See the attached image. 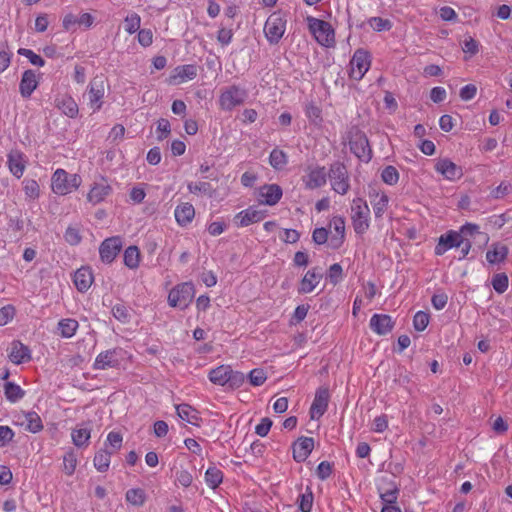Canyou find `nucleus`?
<instances>
[{
    "mask_svg": "<svg viewBox=\"0 0 512 512\" xmlns=\"http://www.w3.org/2000/svg\"><path fill=\"white\" fill-rule=\"evenodd\" d=\"M287 14L283 11L273 12L266 20L264 34L270 45H277L286 31Z\"/></svg>",
    "mask_w": 512,
    "mask_h": 512,
    "instance_id": "obj_1",
    "label": "nucleus"
},
{
    "mask_svg": "<svg viewBox=\"0 0 512 512\" xmlns=\"http://www.w3.org/2000/svg\"><path fill=\"white\" fill-rule=\"evenodd\" d=\"M347 138L350 151L361 161L369 162L372 158V150L365 133L353 126L348 131Z\"/></svg>",
    "mask_w": 512,
    "mask_h": 512,
    "instance_id": "obj_2",
    "label": "nucleus"
},
{
    "mask_svg": "<svg viewBox=\"0 0 512 512\" xmlns=\"http://www.w3.org/2000/svg\"><path fill=\"white\" fill-rule=\"evenodd\" d=\"M209 380L219 386L229 385L230 387H239L245 381V375L238 371H233L228 365H220L208 374Z\"/></svg>",
    "mask_w": 512,
    "mask_h": 512,
    "instance_id": "obj_3",
    "label": "nucleus"
},
{
    "mask_svg": "<svg viewBox=\"0 0 512 512\" xmlns=\"http://www.w3.org/2000/svg\"><path fill=\"white\" fill-rule=\"evenodd\" d=\"M51 187L54 193L66 195L78 189L82 179L78 174L69 175L64 169H57L52 175Z\"/></svg>",
    "mask_w": 512,
    "mask_h": 512,
    "instance_id": "obj_4",
    "label": "nucleus"
},
{
    "mask_svg": "<svg viewBox=\"0 0 512 512\" xmlns=\"http://www.w3.org/2000/svg\"><path fill=\"white\" fill-rule=\"evenodd\" d=\"M351 220L357 234L365 233L369 228L370 209L362 198H355L351 204Z\"/></svg>",
    "mask_w": 512,
    "mask_h": 512,
    "instance_id": "obj_5",
    "label": "nucleus"
},
{
    "mask_svg": "<svg viewBox=\"0 0 512 512\" xmlns=\"http://www.w3.org/2000/svg\"><path fill=\"white\" fill-rule=\"evenodd\" d=\"M247 96L246 89L238 85H230L222 89L219 96V106L224 111H231L235 107L244 104Z\"/></svg>",
    "mask_w": 512,
    "mask_h": 512,
    "instance_id": "obj_6",
    "label": "nucleus"
},
{
    "mask_svg": "<svg viewBox=\"0 0 512 512\" xmlns=\"http://www.w3.org/2000/svg\"><path fill=\"white\" fill-rule=\"evenodd\" d=\"M106 92V79L103 75H96L91 79L87 86L88 104L93 112L99 111L103 105V99Z\"/></svg>",
    "mask_w": 512,
    "mask_h": 512,
    "instance_id": "obj_7",
    "label": "nucleus"
},
{
    "mask_svg": "<svg viewBox=\"0 0 512 512\" xmlns=\"http://www.w3.org/2000/svg\"><path fill=\"white\" fill-rule=\"evenodd\" d=\"M329 176L332 189L341 195H345L350 189L348 170L341 162H334L330 165Z\"/></svg>",
    "mask_w": 512,
    "mask_h": 512,
    "instance_id": "obj_8",
    "label": "nucleus"
},
{
    "mask_svg": "<svg viewBox=\"0 0 512 512\" xmlns=\"http://www.w3.org/2000/svg\"><path fill=\"white\" fill-rule=\"evenodd\" d=\"M126 356L122 348H113L100 352L93 363L95 370H106L110 368H119Z\"/></svg>",
    "mask_w": 512,
    "mask_h": 512,
    "instance_id": "obj_9",
    "label": "nucleus"
},
{
    "mask_svg": "<svg viewBox=\"0 0 512 512\" xmlns=\"http://www.w3.org/2000/svg\"><path fill=\"white\" fill-rule=\"evenodd\" d=\"M194 296V286L192 283H181L175 286L168 295V303L172 307L179 309L186 308Z\"/></svg>",
    "mask_w": 512,
    "mask_h": 512,
    "instance_id": "obj_10",
    "label": "nucleus"
},
{
    "mask_svg": "<svg viewBox=\"0 0 512 512\" xmlns=\"http://www.w3.org/2000/svg\"><path fill=\"white\" fill-rule=\"evenodd\" d=\"M308 22L309 29L319 44L326 47L333 45L334 30L328 22L313 17L308 18Z\"/></svg>",
    "mask_w": 512,
    "mask_h": 512,
    "instance_id": "obj_11",
    "label": "nucleus"
},
{
    "mask_svg": "<svg viewBox=\"0 0 512 512\" xmlns=\"http://www.w3.org/2000/svg\"><path fill=\"white\" fill-rule=\"evenodd\" d=\"M306 189L314 190L325 185L327 172L324 166L318 164H309L304 169V175L301 178Z\"/></svg>",
    "mask_w": 512,
    "mask_h": 512,
    "instance_id": "obj_12",
    "label": "nucleus"
},
{
    "mask_svg": "<svg viewBox=\"0 0 512 512\" xmlns=\"http://www.w3.org/2000/svg\"><path fill=\"white\" fill-rule=\"evenodd\" d=\"M371 64L370 55L367 51L358 49L350 61V78L359 81L369 70Z\"/></svg>",
    "mask_w": 512,
    "mask_h": 512,
    "instance_id": "obj_13",
    "label": "nucleus"
},
{
    "mask_svg": "<svg viewBox=\"0 0 512 512\" xmlns=\"http://www.w3.org/2000/svg\"><path fill=\"white\" fill-rule=\"evenodd\" d=\"M122 239L119 236H114L105 239L100 247L99 254L100 258L105 263H111L114 261L120 250L122 249Z\"/></svg>",
    "mask_w": 512,
    "mask_h": 512,
    "instance_id": "obj_14",
    "label": "nucleus"
},
{
    "mask_svg": "<svg viewBox=\"0 0 512 512\" xmlns=\"http://www.w3.org/2000/svg\"><path fill=\"white\" fill-rule=\"evenodd\" d=\"M329 229L331 233L329 246L332 249L340 248L345 240V219L342 216L332 217L329 223Z\"/></svg>",
    "mask_w": 512,
    "mask_h": 512,
    "instance_id": "obj_15",
    "label": "nucleus"
},
{
    "mask_svg": "<svg viewBox=\"0 0 512 512\" xmlns=\"http://www.w3.org/2000/svg\"><path fill=\"white\" fill-rule=\"evenodd\" d=\"M27 158L23 152L18 149L11 150L7 155V165L9 171L16 177L21 178L26 169Z\"/></svg>",
    "mask_w": 512,
    "mask_h": 512,
    "instance_id": "obj_16",
    "label": "nucleus"
},
{
    "mask_svg": "<svg viewBox=\"0 0 512 512\" xmlns=\"http://www.w3.org/2000/svg\"><path fill=\"white\" fill-rule=\"evenodd\" d=\"M7 352L9 360L15 365H20L31 360L30 349L20 341H13L8 347Z\"/></svg>",
    "mask_w": 512,
    "mask_h": 512,
    "instance_id": "obj_17",
    "label": "nucleus"
},
{
    "mask_svg": "<svg viewBox=\"0 0 512 512\" xmlns=\"http://www.w3.org/2000/svg\"><path fill=\"white\" fill-rule=\"evenodd\" d=\"M329 398L330 395L327 388H319L316 391L313 403L310 407L311 419H319L326 412Z\"/></svg>",
    "mask_w": 512,
    "mask_h": 512,
    "instance_id": "obj_18",
    "label": "nucleus"
},
{
    "mask_svg": "<svg viewBox=\"0 0 512 512\" xmlns=\"http://www.w3.org/2000/svg\"><path fill=\"white\" fill-rule=\"evenodd\" d=\"M435 170L450 181L460 179L463 175L462 168L447 158L439 159L435 164Z\"/></svg>",
    "mask_w": 512,
    "mask_h": 512,
    "instance_id": "obj_19",
    "label": "nucleus"
},
{
    "mask_svg": "<svg viewBox=\"0 0 512 512\" xmlns=\"http://www.w3.org/2000/svg\"><path fill=\"white\" fill-rule=\"evenodd\" d=\"M265 216V211L258 210L254 207H249L237 213L234 217V222L239 227H246L250 224L263 220Z\"/></svg>",
    "mask_w": 512,
    "mask_h": 512,
    "instance_id": "obj_20",
    "label": "nucleus"
},
{
    "mask_svg": "<svg viewBox=\"0 0 512 512\" xmlns=\"http://www.w3.org/2000/svg\"><path fill=\"white\" fill-rule=\"evenodd\" d=\"M462 235L457 231H449L440 236L438 244L435 247L436 255H443L449 249L459 247L462 244Z\"/></svg>",
    "mask_w": 512,
    "mask_h": 512,
    "instance_id": "obj_21",
    "label": "nucleus"
},
{
    "mask_svg": "<svg viewBox=\"0 0 512 512\" xmlns=\"http://www.w3.org/2000/svg\"><path fill=\"white\" fill-rule=\"evenodd\" d=\"M91 425L89 423H80L71 431L72 443L77 448H86L90 444Z\"/></svg>",
    "mask_w": 512,
    "mask_h": 512,
    "instance_id": "obj_22",
    "label": "nucleus"
},
{
    "mask_svg": "<svg viewBox=\"0 0 512 512\" xmlns=\"http://www.w3.org/2000/svg\"><path fill=\"white\" fill-rule=\"evenodd\" d=\"M378 493L382 502L396 503L399 495L398 485L386 478H382L378 484Z\"/></svg>",
    "mask_w": 512,
    "mask_h": 512,
    "instance_id": "obj_23",
    "label": "nucleus"
},
{
    "mask_svg": "<svg viewBox=\"0 0 512 512\" xmlns=\"http://www.w3.org/2000/svg\"><path fill=\"white\" fill-rule=\"evenodd\" d=\"M282 195V188L278 184H266L259 189L260 201L269 206L277 204Z\"/></svg>",
    "mask_w": 512,
    "mask_h": 512,
    "instance_id": "obj_24",
    "label": "nucleus"
},
{
    "mask_svg": "<svg viewBox=\"0 0 512 512\" xmlns=\"http://www.w3.org/2000/svg\"><path fill=\"white\" fill-rule=\"evenodd\" d=\"M111 192L112 187L107 179L101 178L99 182L94 183L87 195V198L89 202L95 205L102 202L108 195H110Z\"/></svg>",
    "mask_w": 512,
    "mask_h": 512,
    "instance_id": "obj_25",
    "label": "nucleus"
},
{
    "mask_svg": "<svg viewBox=\"0 0 512 512\" xmlns=\"http://www.w3.org/2000/svg\"><path fill=\"white\" fill-rule=\"evenodd\" d=\"M94 281L93 273L90 267L82 266L77 269L73 275V283L81 293L88 291Z\"/></svg>",
    "mask_w": 512,
    "mask_h": 512,
    "instance_id": "obj_26",
    "label": "nucleus"
},
{
    "mask_svg": "<svg viewBox=\"0 0 512 512\" xmlns=\"http://www.w3.org/2000/svg\"><path fill=\"white\" fill-rule=\"evenodd\" d=\"M17 423L31 433H38L43 429L42 420L36 412H25L18 415Z\"/></svg>",
    "mask_w": 512,
    "mask_h": 512,
    "instance_id": "obj_27",
    "label": "nucleus"
},
{
    "mask_svg": "<svg viewBox=\"0 0 512 512\" xmlns=\"http://www.w3.org/2000/svg\"><path fill=\"white\" fill-rule=\"evenodd\" d=\"M314 448V439L311 437H301L293 446V458L297 462L305 461Z\"/></svg>",
    "mask_w": 512,
    "mask_h": 512,
    "instance_id": "obj_28",
    "label": "nucleus"
},
{
    "mask_svg": "<svg viewBox=\"0 0 512 512\" xmlns=\"http://www.w3.org/2000/svg\"><path fill=\"white\" fill-rule=\"evenodd\" d=\"M178 417L193 426L199 427L202 422L200 413L191 405L183 403L175 406Z\"/></svg>",
    "mask_w": 512,
    "mask_h": 512,
    "instance_id": "obj_29",
    "label": "nucleus"
},
{
    "mask_svg": "<svg viewBox=\"0 0 512 512\" xmlns=\"http://www.w3.org/2000/svg\"><path fill=\"white\" fill-rule=\"evenodd\" d=\"M322 271L321 269L314 267L307 271L300 282L299 292L301 293H310L314 290V288L319 284L322 279Z\"/></svg>",
    "mask_w": 512,
    "mask_h": 512,
    "instance_id": "obj_30",
    "label": "nucleus"
},
{
    "mask_svg": "<svg viewBox=\"0 0 512 512\" xmlns=\"http://www.w3.org/2000/svg\"><path fill=\"white\" fill-rule=\"evenodd\" d=\"M38 81L36 73L33 70H26L22 74L19 90L24 98H29L33 91L37 88Z\"/></svg>",
    "mask_w": 512,
    "mask_h": 512,
    "instance_id": "obj_31",
    "label": "nucleus"
},
{
    "mask_svg": "<svg viewBox=\"0 0 512 512\" xmlns=\"http://www.w3.org/2000/svg\"><path fill=\"white\" fill-rule=\"evenodd\" d=\"M174 214L177 223L181 226H186L193 220L195 209L190 203H182L176 207Z\"/></svg>",
    "mask_w": 512,
    "mask_h": 512,
    "instance_id": "obj_32",
    "label": "nucleus"
},
{
    "mask_svg": "<svg viewBox=\"0 0 512 512\" xmlns=\"http://www.w3.org/2000/svg\"><path fill=\"white\" fill-rule=\"evenodd\" d=\"M508 247L501 243H493L486 253V259L490 264L504 261L508 255Z\"/></svg>",
    "mask_w": 512,
    "mask_h": 512,
    "instance_id": "obj_33",
    "label": "nucleus"
},
{
    "mask_svg": "<svg viewBox=\"0 0 512 512\" xmlns=\"http://www.w3.org/2000/svg\"><path fill=\"white\" fill-rule=\"evenodd\" d=\"M112 452L106 448H102L95 453L93 465L98 472H106L110 467Z\"/></svg>",
    "mask_w": 512,
    "mask_h": 512,
    "instance_id": "obj_34",
    "label": "nucleus"
},
{
    "mask_svg": "<svg viewBox=\"0 0 512 512\" xmlns=\"http://www.w3.org/2000/svg\"><path fill=\"white\" fill-rule=\"evenodd\" d=\"M4 394L8 401L15 403L24 397L25 392L14 382H6L4 384Z\"/></svg>",
    "mask_w": 512,
    "mask_h": 512,
    "instance_id": "obj_35",
    "label": "nucleus"
},
{
    "mask_svg": "<svg viewBox=\"0 0 512 512\" xmlns=\"http://www.w3.org/2000/svg\"><path fill=\"white\" fill-rule=\"evenodd\" d=\"M304 111H305V115L308 118V120L310 121V123H312L314 125H320L322 123V121H323L322 110H321L320 106H318L316 103H314L312 101L306 103Z\"/></svg>",
    "mask_w": 512,
    "mask_h": 512,
    "instance_id": "obj_36",
    "label": "nucleus"
},
{
    "mask_svg": "<svg viewBox=\"0 0 512 512\" xmlns=\"http://www.w3.org/2000/svg\"><path fill=\"white\" fill-rule=\"evenodd\" d=\"M223 481V472L217 467H209L205 472V482L212 488H217Z\"/></svg>",
    "mask_w": 512,
    "mask_h": 512,
    "instance_id": "obj_37",
    "label": "nucleus"
},
{
    "mask_svg": "<svg viewBox=\"0 0 512 512\" xmlns=\"http://www.w3.org/2000/svg\"><path fill=\"white\" fill-rule=\"evenodd\" d=\"M125 499L129 504L140 507L146 501V493L141 488H132L126 492Z\"/></svg>",
    "mask_w": 512,
    "mask_h": 512,
    "instance_id": "obj_38",
    "label": "nucleus"
},
{
    "mask_svg": "<svg viewBox=\"0 0 512 512\" xmlns=\"http://www.w3.org/2000/svg\"><path fill=\"white\" fill-rule=\"evenodd\" d=\"M140 251L137 246H129L124 252V264L130 269L139 266Z\"/></svg>",
    "mask_w": 512,
    "mask_h": 512,
    "instance_id": "obj_39",
    "label": "nucleus"
},
{
    "mask_svg": "<svg viewBox=\"0 0 512 512\" xmlns=\"http://www.w3.org/2000/svg\"><path fill=\"white\" fill-rule=\"evenodd\" d=\"M269 162L274 169L281 170L288 162L287 154L280 149H273L269 156Z\"/></svg>",
    "mask_w": 512,
    "mask_h": 512,
    "instance_id": "obj_40",
    "label": "nucleus"
},
{
    "mask_svg": "<svg viewBox=\"0 0 512 512\" xmlns=\"http://www.w3.org/2000/svg\"><path fill=\"white\" fill-rule=\"evenodd\" d=\"M78 464L77 455L69 449L63 456V471L66 475L71 476L74 474Z\"/></svg>",
    "mask_w": 512,
    "mask_h": 512,
    "instance_id": "obj_41",
    "label": "nucleus"
},
{
    "mask_svg": "<svg viewBox=\"0 0 512 512\" xmlns=\"http://www.w3.org/2000/svg\"><path fill=\"white\" fill-rule=\"evenodd\" d=\"M58 107L70 118H74L78 114V105L71 97H63L59 100Z\"/></svg>",
    "mask_w": 512,
    "mask_h": 512,
    "instance_id": "obj_42",
    "label": "nucleus"
},
{
    "mask_svg": "<svg viewBox=\"0 0 512 512\" xmlns=\"http://www.w3.org/2000/svg\"><path fill=\"white\" fill-rule=\"evenodd\" d=\"M457 233H460L462 235V239H469V237H474L476 235L483 238L484 241H488L487 234H484L479 231V226L477 224L473 223H466L463 225Z\"/></svg>",
    "mask_w": 512,
    "mask_h": 512,
    "instance_id": "obj_43",
    "label": "nucleus"
},
{
    "mask_svg": "<svg viewBox=\"0 0 512 512\" xmlns=\"http://www.w3.org/2000/svg\"><path fill=\"white\" fill-rule=\"evenodd\" d=\"M314 502V495L310 487L299 496L298 507L301 512H311Z\"/></svg>",
    "mask_w": 512,
    "mask_h": 512,
    "instance_id": "obj_44",
    "label": "nucleus"
},
{
    "mask_svg": "<svg viewBox=\"0 0 512 512\" xmlns=\"http://www.w3.org/2000/svg\"><path fill=\"white\" fill-rule=\"evenodd\" d=\"M123 444V436L121 433L116 431H111L108 433L106 441L104 443V448H111L110 452L119 451L122 448Z\"/></svg>",
    "mask_w": 512,
    "mask_h": 512,
    "instance_id": "obj_45",
    "label": "nucleus"
},
{
    "mask_svg": "<svg viewBox=\"0 0 512 512\" xmlns=\"http://www.w3.org/2000/svg\"><path fill=\"white\" fill-rule=\"evenodd\" d=\"M388 196L386 194H376L372 201L375 217H381L388 206Z\"/></svg>",
    "mask_w": 512,
    "mask_h": 512,
    "instance_id": "obj_46",
    "label": "nucleus"
},
{
    "mask_svg": "<svg viewBox=\"0 0 512 512\" xmlns=\"http://www.w3.org/2000/svg\"><path fill=\"white\" fill-rule=\"evenodd\" d=\"M370 27L377 32L388 31L392 28V22L389 19L381 17H371L368 19Z\"/></svg>",
    "mask_w": 512,
    "mask_h": 512,
    "instance_id": "obj_47",
    "label": "nucleus"
},
{
    "mask_svg": "<svg viewBox=\"0 0 512 512\" xmlns=\"http://www.w3.org/2000/svg\"><path fill=\"white\" fill-rule=\"evenodd\" d=\"M508 284L509 279L505 273H497L493 276L492 286L497 293H504L508 288Z\"/></svg>",
    "mask_w": 512,
    "mask_h": 512,
    "instance_id": "obj_48",
    "label": "nucleus"
},
{
    "mask_svg": "<svg viewBox=\"0 0 512 512\" xmlns=\"http://www.w3.org/2000/svg\"><path fill=\"white\" fill-rule=\"evenodd\" d=\"M381 178L388 185H395L399 180V172L394 166H386L381 173Z\"/></svg>",
    "mask_w": 512,
    "mask_h": 512,
    "instance_id": "obj_49",
    "label": "nucleus"
},
{
    "mask_svg": "<svg viewBox=\"0 0 512 512\" xmlns=\"http://www.w3.org/2000/svg\"><path fill=\"white\" fill-rule=\"evenodd\" d=\"M140 24H141V18L137 13H131L124 20L125 30L129 34H133L136 31H139Z\"/></svg>",
    "mask_w": 512,
    "mask_h": 512,
    "instance_id": "obj_50",
    "label": "nucleus"
},
{
    "mask_svg": "<svg viewBox=\"0 0 512 512\" xmlns=\"http://www.w3.org/2000/svg\"><path fill=\"white\" fill-rule=\"evenodd\" d=\"M78 329V322H58L57 332L65 338L72 337Z\"/></svg>",
    "mask_w": 512,
    "mask_h": 512,
    "instance_id": "obj_51",
    "label": "nucleus"
},
{
    "mask_svg": "<svg viewBox=\"0 0 512 512\" xmlns=\"http://www.w3.org/2000/svg\"><path fill=\"white\" fill-rule=\"evenodd\" d=\"M23 189L27 197L36 199L39 197V185L34 179H25L23 181Z\"/></svg>",
    "mask_w": 512,
    "mask_h": 512,
    "instance_id": "obj_52",
    "label": "nucleus"
},
{
    "mask_svg": "<svg viewBox=\"0 0 512 512\" xmlns=\"http://www.w3.org/2000/svg\"><path fill=\"white\" fill-rule=\"evenodd\" d=\"M188 190L193 194H211L212 187L208 182H191L188 184Z\"/></svg>",
    "mask_w": 512,
    "mask_h": 512,
    "instance_id": "obj_53",
    "label": "nucleus"
},
{
    "mask_svg": "<svg viewBox=\"0 0 512 512\" xmlns=\"http://www.w3.org/2000/svg\"><path fill=\"white\" fill-rule=\"evenodd\" d=\"M18 54L22 55V56H25L26 58H28V60L30 61L31 64L35 65V66H39V67H42L44 66L45 64V61L44 59L34 53L32 50L30 49H26V48H20L18 50Z\"/></svg>",
    "mask_w": 512,
    "mask_h": 512,
    "instance_id": "obj_54",
    "label": "nucleus"
},
{
    "mask_svg": "<svg viewBox=\"0 0 512 512\" xmlns=\"http://www.w3.org/2000/svg\"><path fill=\"white\" fill-rule=\"evenodd\" d=\"M512 193V185L509 182H501L495 189L492 190L491 196L495 199H500Z\"/></svg>",
    "mask_w": 512,
    "mask_h": 512,
    "instance_id": "obj_55",
    "label": "nucleus"
},
{
    "mask_svg": "<svg viewBox=\"0 0 512 512\" xmlns=\"http://www.w3.org/2000/svg\"><path fill=\"white\" fill-rule=\"evenodd\" d=\"M64 238L65 241L72 246L78 245L82 239L79 229L75 227H68L65 231Z\"/></svg>",
    "mask_w": 512,
    "mask_h": 512,
    "instance_id": "obj_56",
    "label": "nucleus"
},
{
    "mask_svg": "<svg viewBox=\"0 0 512 512\" xmlns=\"http://www.w3.org/2000/svg\"><path fill=\"white\" fill-rule=\"evenodd\" d=\"M370 329L378 335H386L393 329V322H370Z\"/></svg>",
    "mask_w": 512,
    "mask_h": 512,
    "instance_id": "obj_57",
    "label": "nucleus"
},
{
    "mask_svg": "<svg viewBox=\"0 0 512 512\" xmlns=\"http://www.w3.org/2000/svg\"><path fill=\"white\" fill-rule=\"evenodd\" d=\"M248 377L253 386H261L267 379L266 373L262 369L251 370Z\"/></svg>",
    "mask_w": 512,
    "mask_h": 512,
    "instance_id": "obj_58",
    "label": "nucleus"
},
{
    "mask_svg": "<svg viewBox=\"0 0 512 512\" xmlns=\"http://www.w3.org/2000/svg\"><path fill=\"white\" fill-rule=\"evenodd\" d=\"M342 277H343V269H342L341 265L338 263L331 265L329 268V271H328V278H329L330 282L333 283L334 285H336L337 283L340 282Z\"/></svg>",
    "mask_w": 512,
    "mask_h": 512,
    "instance_id": "obj_59",
    "label": "nucleus"
},
{
    "mask_svg": "<svg viewBox=\"0 0 512 512\" xmlns=\"http://www.w3.org/2000/svg\"><path fill=\"white\" fill-rule=\"evenodd\" d=\"M316 474L319 479L326 480L332 474V465L328 461L320 462L317 466Z\"/></svg>",
    "mask_w": 512,
    "mask_h": 512,
    "instance_id": "obj_60",
    "label": "nucleus"
},
{
    "mask_svg": "<svg viewBox=\"0 0 512 512\" xmlns=\"http://www.w3.org/2000/svg\"><path fill=\"white\" fill-rule=\"evenodd\" d=\"M14 431L9 426H0V447L6 446L14 438Z\"/></svg>",
    "mask_w": 512,
    "mask_h": 512,
    "instance_id": "obj_61",
    "label": "nucleus"
},
{
    "mask_svg": "<svg viewBox=\"0 0 512 512\" xmlns=\"http://www.w3.org/2000/svg\"><path fill=\"white\" fill-rule=\"evenodd\" d=\"M176 481L183 487H189L192 484L193 477L189 471L182 469L176 472Z\"/></svg>",
    "mask_w": 512,
    "mask_h": 512,
    "instance_id": "obj_62",
    "label": "nucleus"
},
{
    "mask_svg": "<svg viewBox=\"0 0 512 512\" xmlns=\"http://www.w3.org/2000/svg\"><path fill=\"white\" fill-rule=\"evenodd\" d=\"M329 231L326 228H316L312 233V240L318 245H322L328 241Z\"/></svg>",
    "mask_w": 512,
    "mask_h": 512,
    "instance_id": "obj_63",
    "label": "nucleus"
},
{
    "mask_svg": "<svg viewBox=\"0 0 512 512\" xmlns=\"http://www.w3.org/2000/svg\"><path fill=\"white\" fill-rule=\"evenodd\" d=\"M138 42L143 47H148L153 42V33L150 29H141L138 31Z\"/></svg>",
    "mask_w": 512,
    "mask_h": 512,
    "instance_id": "obj_64",
    "label": "nucleus"
}]
</instances>
